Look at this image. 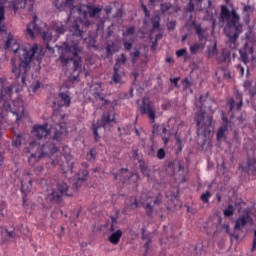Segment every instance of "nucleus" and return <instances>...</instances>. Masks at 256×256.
I'll return each instance as SVG.
<instances>
[{
	"mask_svg": "<svg viewBox=\"0 0 256 256\" xmlns=\"http://www.w3.org/2000/svg\"><path fill=\"white\" fill-rule=\"evenodd\" d=\"M67 123L59 122L54 126L53 136L44 144H39L35 141L29 144V147L25 149V153H29L30 157L28 159L29 165H35L39 159L43 157H49L50 155H55L59 151V145L61 141L67 137Z\"/></svg>",
	"mask_w": 256,
	"mask_h": 256,
	"instance_id": "nucleus-1",
	"label": "nucleus"
},
{
	"mask_svg": "<svg viewBox=\"0 0 256 256\" xmlns=\"http://www.w3.org/2000/svg\"><path fill=\"white\" fill-rule=\"evenodd\" d=\"M7 49L13 51L15 55H18L20 62H17L15 58L11 59V67L12 73L15 75L17 81L20 79V83L25 85L27 71L31 69V61L35 57V53L39 50V46L34 44L31 46H22L20 47L15 40H13V36L10 34L8 35V39L6 41Z\"/></svg>",
	"mask_w": 256,
	"mask_h": 256,
	"instance_id": "nucleus-2",
	"label": "nucleus"
},
{
	"mask_svg": "<svg viewBox=\"0 0 256 256\" xmlns=\"http://www.w3.org/2000/svg\"><path fill=\"white\" fill-rule=\"evenodd\" d=\"M219 22H225L224 33L228 38L227 46L229 49H237V39L243 33V24H241V17L237 14L235 9L229 11L227 6H221Z\"/></svg>",
	"mask_w": 256,
	"mask_h": 256,
	"instance_id": "nucleus-3",
	"label": "nucleus"
},
{
	"mask_svg": "<svg viewBox=\"0 0 256 256\" xmlns=\"http://www.w3.org/2000/svg\"><path fill=\"white\" fill-rule=\"evenodd\" d=\"M12 95L13 85L1 89L0 99L4 102L2 108L0 109V117L3 119V117H5L3 115V111H6V113H13L16 115V121H21L22 118L25 117V103L21 98H17L13 101V107H11L9 100L11 99Z\"/></svg>",
	"mask_w": 256,
	"mask_h": 256,
	"instance_id": "nucleus-4",
	"label": "nucleus"
},
{
	"mask_svg": "<svg viewBox=\"0 0 256 256\" xmlns=\"http://www.w3.org/2000/svg\"><path fill=\"white\" fill-rule=\"evenodd\" d=\"M83 53V48L78 43L64 46V53L60 55V61L63 67L68 65L69 61H73V81L79 79V73L81 71V58L79 55Z\"/></svg>",
	"mask_w": 256,
	"mask_h": 256,
	"instance_id": "nucleus-5",
	"label": "nucleus"
},
{
	"mask_svg": "<svg viewBox=\"0 0 256 256\" xmlns=\"http://www.w3.org/2000/svg\"><path fill=\"white\" fill-rule=\"evenodd\" d=\"M114 121L115 115L111 113V111H107L102 114L100 121H97L96 123L92 124L91 130L93 132L96 143H98L99 139H101L99 131H101V129H105V127H107L109 123H114Z\"/></svg>",
	"mask_w": 256,
	"mask_h": 256,
	"instance_id": "nucleus-6",
	"label": "nucleus"
},
{
	"mask_svg": "<svg viewBox=\"0 0 256 256\" xmlns=\"http://www.w3.org/2000/svg\"><path fill=\"white\" fill-rule=\"evenodd\" d=\"M141 115H147L152 127L153 131L152 133H157V129L159 128V125L155 123L156 118V110L155 106L149 101L148 99H143L142 104L139 107Z\"/></svg>",
	"mask_w": 256,
	"mask_h": 256,
	"instance_id": "nucleus-7",
	"label": "nucleus"
},
{
	"mask_svg": "<svg viewBox=\"0 0 256 256\" xmlns=\"http://www.w3.org/2000/svg\"><path fill=\"white\" fill-rule=\"evenodd\" d=\"M112 175L115 180L119 179L122 183H125L127 180L130 183H137L140 179L139 173L129 172L127 168L120 169L118 173L112 172Z\"/></svg>",
	"mask_w": 256,
	"mask_h": 256,
	"instance_id": "nucleus-8",
	"label": "nucleus"
},
{
	"mask_svg": "<svg viewBox=\"0 0 256 256\" xmlns=\"http://www.w3.org/2000/svg\"><path fill=\"white\" fill-rule=\"evenodd\" d=\"M163 201V195L161 193H158L157 196L152 200L149 201V198L146 200L147 203L143 202L142 206L145 209V213L148 217H151L153 215V211H155L156 207H159Z\"/></svg>",
	"mask_w": 256,
	"mask_h": 256,
	"instance_id": "nucleus-9",
	"label": "nucleus"
},
{
	"mask_svg": "<svg viewBox=\"0 0 256 256\" xmlns=\"http://www.w3.org/2000/svg\"><path fill=\"white\" fill-rule=\"evenodd\" d=\"M32 133H34L38 141H41V139H47L51 133V130H49V124L46 123L43 125H35L33 127Z\"/></svg>",
	"mask_w": 256,
	"mask_h": 256,
	"instance_id": "nucleus-10",
	"label": "nucleus"
},
{
	"mask_svg": "<svg viewBox=\"0 0 256 256\" xmlns=\"http://www.w3.org/2000/svg\"><path fill=\"white\" fill-rule=\"evenodd\" d=\"M228 105L230 107V111H241V107H243V94L236 91L235 98H231L228 101Z\"/></svg>",
	"mask_w": 256,
	"mask_h": 256,
	"instance_id": "nucleus-11",
	"label": "nucleus"
},
{
	"mask_svg": "<svg viewBox=\"0 0 256 256\" xmlns=\"http://www.w3.org/2000/svg\"><path fill=\"white\" fill-rule=\"evenodd\" d=\"M109 231L111 233V235L108 237L109 243H111L112 245H119V242L121 241V237H123V230L122 229L115 230V226L111 224L109 227Z\"/></svg>",
	"mask_w": 256,
	"mask_h": 256,
	"instance_id": "nucleus-12",
	"label": "nucleus"
},
{
	"mask_svg": "<svg viewBox=\"0 0 256 256\" xmlns=\"http://www.w3.org/2000/svg\"><path fill=\"white\" fill-rule=\"evenodd\" d=\"M78 189H75L74 186L72 188H69V185L65 182H59L57 184V191L59 194L62 195V197H73L75 191Z\"/></svg>",
	"mask_w": 256,
	"mask_h": 256,
	"instance_id": "nucleus-13",
	"label": "nucleus"
},
{
	"mask_svg": "<svg viewBox=\"0 0 256 256\" xmlns=\"http://www.w3.org/2000/svg\"><path fill=\"white\" fill-rule=\"evenodd\" d=\"M219 65H229L231 63V50L229 48H223L221 53L216 58Z\"/></svg>",
	"mask_w": 256,
	"mask_h": 256,
	"instance_id": "nucleus-14",
	"label": "nucleus"
},
{
	"mask_svg": "<svg viewBox=\"0 0 256 256\" xmlns=\"http://www.w3.org/2000/svg\"><path fill=\"white\" fill-rule=\"evenodd\" d=\"M35 33H41V27L37 25V16H34L33 21L30 22L26 27V35L31 37H35Z\"/></svg>",
	"mask_w": 256,
	"mask_h": 256,
	"instance_id": "nucleus-15",
	"label": "nucleus"
},
{
	"mask_svg": "<svg viewBox=\"0 0 256 256\" xmlns=\"http://www.w3.org/2000/svg\"><path fill=\"white\" fill-rule=\"evenodd\" d=\"M58 98L60 99L59 107H71V94L69 92H60Z\"/></svg>",
	"mask_w": 256,
	"mask_h": 256,
	"instance_id": "nucleus-16",
	"label": "nucleus"
},
{
	"mask_svg": "<svg viewBox=\"0 0 256 256\" xmlns=\"http://www.w3.org/2000/svg\"><path fill=\"white\" fill-rule=\"evenodd\" d=\"M251 219V216L249 214H244L242 216H239L235 221L234 229L235 231H241L245 225H247V222Z\"/></svg>",
	"mask_w": 256,
	"mask_h": 256,
	"instance_id": "nucleus-17",
	"label": "nucleus"
},
{
	"mask_svg": "<svg viewBox=\"0 0 256 256\" xmlns=\"http://www.w3.org/2000/svg\"><path fill=\"white\" fill-rule=\"evenodd\" d=\"M244 91H248V94L250 95V99H256V82L253 86L251 81L246 80L243 83Z\"/></svg>",
	"mask_w": 256,
	"mask_h": 256,
	"instance_id": "nucleus-18",
	"label": "nucleus"
},
{
	"mask_svg": "<svg viewBox=\"0 0 256 256\" xmlns=\"http://www.w3.org/2000/svg\"><path fill=\"white\" fill-rule=\"evenodd\" d=\"M192 27L199 39V41H204L205 38V29L201 26V24H197L195 20L192 21Z\"/></svg>",
	"mask_w": 256,
	"mask_h": 256,
	"instance_id": "nucleus-19",
	"label": "nucleus"
},
{
	"mask_svg": "<svg viewBox=\"0 0 256 256\" xmlns=\"http://www.w3.org/2000/svg\"><path fill=\"white\" fill-rule=\"evenodd\" d=\"M32 187H33V180L29 179L28 184L25 183V181H21V191L23 193V195H22L23 203H25L27 193H29L31 191Z\"/></svg>",
	"mask_w": 256,
	"mask_h": 256,
	"instance_id": "nucleus-20",
	"label": "nucleus"
},
{
	"mask_svg": "<svg viewBox=\"0 0 256 256\" xmlns=\"http://www.w3.org/2000/svg\"><path fill=\"white\" fill-rule=\"evenodd\" d=\"M47 199H50V201L56 203V205L63 203V195H61L58 190H52Z\"/></svg>",
	"mask_w": 256,
	"mask_h": 256,
	"instance_id": "nucleus-21",
	"label": "nucleus"
},
{
	"mask_svg": "<svg viewBox=\"0 0 256 256\" xmlns=\"http://www.w3.org/2000/svg\"><path fill=\"white\" fill-rule=\"evenodd\" d=\"M87 177H89V171L80 170L78 173V179L74 183V188L79 189V187H81V183H83V181H87Z\"/></svg>",
	"mask_w": 256,
	"mask_h": 256,
	"instance_id": "nucleus-22",
	"label": "nucleus"
},
{
	"mask_svg": "<svg viewBox=\"0 0 256 256\" xmlns=\"http://www.w3.org/2000/svg\"><path fill=\"white\" fill-rule=\"evenodd\" d=\"M0 233H1V240L3 241V243H7V241H11V239H14L15 237L14 231L9 232V230L5 228H1Z\"/></svg>",
	"mask_w": 256,
	"mask_h": 256,
	"instance_id": "nucleus-23",
	"label": "nucleus"
},
{
	"mask_svg": "<svg viewBox=\"0 0 256 256\" xmlns=\"http://www.w3.org/2000/svg\"><path fill=\"white\" fill-rule=\"evenodd\" d=\"M52 31L56 32V35H64L67 31V26L63 25L61 22H53L52 23Z\"/></svg>",
	"mask_w": 256,
	"mask_h": 256,
	"instance_id": "nucleus-24",
	"label": "nucleus"
},
{
	"mask_svg": "<svg viewBox=\"0 0 256 256\" xmlns=\"http://www.w3.org/2000/svg\"><path fill=\"white\" fill-rule=\"evenodd\" d=\"M64 3H61L59 5V2H55L56 9H59V11H66V9H73V4L75 3V0H64Z\"/></svg>",
	"mask_w": 256,
	"mask_h": 256,
	"instance_id": "nucleus-25",
	"label": "nucleus"
},
{
	"mask_svg": "<svg viewBox=\"0 0 256 256\" xmlns=\"http://www.w3.org/2000/svg\"><path fill=\"white\" fill-rule=\"evenodd\" d=\"M70 31L72 35L75 37H80V39H83V31L81 29V26H79V23L77 21H74L72 26L70 27Z\"/></svg>",
	"mask_w": 256,
	"mask_h": 256,
	"instance_id": "nucleus-26",
	"label": "nucleus"
},
{
	"mask_svg": "<svg viewBox=\"0 0 256 256\" xmlns=\"http://www.w3.org/2000/svg\"><path fill=\"white\" fill-rule=\"evenodd\" d=\"M123 70L119 68H113V76H112V81L116 84L121 83V80L123 79Z\"/></svg>",
	"mask_w": 256,
	"mask_h": 256,
	"instance_id": "nucleus-27",
	"label": "nucleus"
},
{
	"mask_svg": "<svg viewBox=\"0 0 256 256\" xmlns=\"http://www.w3.org/2000/svg\"><path fill=\"white\" fill-rule=\"evenodd\" d=\"M138 163H139L140 173H142V175H145V177H151V174H149V166L147 165L145 160L140 159L138 160Z\"/></svg>",
	"mask_w": 256,
	"mask_h": 256,
	"instance_id": "nucleus-28",
	"label": "nucleus"
},
{
	"mask_svg": "<svg viewBox=\"0 0 256 256\" xmlns=\"http://www.w3.org/2000/svg\"><path fill=\"white\" fill-rule=\"evenodd\" d=\"M205 49V43L199 42V43H194L193 45L190 46V53L191 55H197L199 51H203Z\"/></svg>",
	"mask_w": 256,
	"mask_h": 256,
	"instance_id": "nucleus-29",
	"label": "nucleus"
},
{
	"mask_svg": "<svg viewBox=\"0 0 256 256\" xmlns=\"http://www.w3.org/2000/svg\"><path fill=\"white\" fill-rule=\"evenodd\" d=\"M87 11H88L89 17L99 18L102 8L95 7L94 5H88Z\"/></svg>",
	"mask_w": 256,
	"mask_h": 256,
	"instance_id": "nucleus-30",
	"label": "nucleus"
},
{
	"mask_svg": "<svg viewBox=\"0 0 256 256\" xmlns=\"http://www.w3.org/2000/svg\"><path fill=\"white\" fill-rule=\"evenodd\" d=\"M214 9L215 8L213 7V2H211V0H208V6L206 8V16H205L207 21H213V17H215L213 14Z\"/></svg>",
	"mask_w": 256,
	"mask_h": 256,
	"instance_id": "nucleus-31",
	"label": "nucleus"
},
{
	"mask_svg": "<svg viewBox=\"0 0 256 256\" xmlns=\"http://www.w3.org/2000/svg\"><path fill=\"white\" fill-rule=\"evenodd\" d=\"M23 141H25V138H23V135L21 134L16 135L15 138H13L12 140V147H16L17 149H19Z\"/></svg>",
	"mask_w": 256,
	"mask_h": 256,
	"instance_id": "nucleus-32",
	"label": "nucleus"
},
{
	"mask_svg": "<svg viewBox=\"0 0 256 256\" xmlns=\"http://www.w3.org/2000/svg\"><path fill=\"white\" fill-rule=\"evenodd\" d=\"M126 205L132 210L137 209L139 207V202L137 201V198L135 196L129 197L128 202H126Z\"/></svg>",
	"mask_w": 256,
	"mask_h": 256,
	"instance_id": "nucleus-33",
	"label": "nucleus"
},
{
	"mask_svg": "<svg viewBox=\"0 0 256 256\" xmlns=\"http://www.w3.org/2000/svg\"><path fill=\"white\" fill-rule=\"evenodd\" d=\"M127 63V56L122 53L121 57L116 60V63L114 65V68L116 69H123L121 65H125Z\"/></svg>",
	"mask_w": 256,
	"mask_h": 256,
	"instance_id": "nucleus-34",
	"label": "nucleus"
},
{
	"mask_svg": "<svg viewBox=\"0 0 256 256\" xmlns=\"http://www.w3.org/2000/svg\"><path fill=\"white\" fill-rule=\"evenodd\" d=\"M175 140L177 146L176 153H181V151H183V140H181V135L179 134V132L175 133Z\"/></svg>",
	"mask_w": 256,
	"mask_h": 256,
	"instance_id": "nucleus-35",
	"label": "nucleus"
},
{
	"mask_svg": "<svg viewBox=\"0 0 256 256\" xmlns=\"http://www.w3.org/2000/svg\"><path fill=\"white\" fill-rule=\"evenodd\" d=\"M42 39H43L47 49H49V42L53 39V34L49 31H44L42 33Z\"/></svg>",
	"mask_w": 256,
	"mask_h": 256,
	"instance_id": "nucleus-36",
	"label": "nucleus"
},
{
	"mask_svg": "<svg viewBox=\"0 0 256 256\" xmlns=\"http://www.w3.org/2000/svg\"><path fill=\"white\" fill-rule=\"evenodd\" d=\"M140 55H141V51L137 48H135L134 51H130V58L133 65L137 63V60L139 59Z\"/></svg>",
	"mask_w": 256,
	"mask_h": 256,
	"instance_id": "nucleus-37",
	"label": "nucleus"
},
{
	"mask_svg": "<svg viewBox=\"0 0 256 256\" xmlns=\"http://www.w3.org/2000/svg\"><path fill=\"white\" fill-rule=\"evenodd\" d=\"M246 170L251 171L253 175H256V161L252 159H248Z\"/></svg>",
	"mask_w": 256,
	"mask_h": 256,
	"instance_id": "nucleus-38",
	"label": "nucleus"
},
{
	"mask_svg": "<svg viewBox=\"0 0 256 256\" xmlns=\"http://www.w3.org/2000/svg\"><path fill=\"white\" fill-rule=\"evenodd\" d=\"M93 97L94 99H96V101H103V104L102 105H109V100L105 99V97H103V95H101V92L99 91H96V92H93Z\"/></svg>",
	"mask_w": 256,
	"mask_h": 256,
	"instance_id": "nucleus-39",
	"label": "nucleus"
},
{
	"mask_svg": "<svg viewBox=\"0 0 256 256\" xmlns=\"http://www.w3.org/2000/svg\"><path fill=\"white\" fill-rule=\"evenodd\" d=\"M97 157V151L95 150V148H91L89 152H87L86 154V159L87 161L93 162L95 161Z\"/></svg>",
	"mask_w": 256,
	"mask_h": 256,
	"instance_id": "nucleus-40",
	"label": "nucleus"
},
{
	"mask_svg": "<svg viewBox=\"0 0 256 256\" xmlns=\"http://www.w3.org/2000/svg\"><path fill=\"white\" fill-rule=\"evenodd\" d=\"M203 119H205V112L204 111H200L197 113L196 115V126L201 127V123H203Z\"/></svg>",
	"mask_w": 256,
	"mask_h": 256,
	"instance_id": "nucleus-41",
	"label": "nucleus"
},
{
	"mask_svg": "<svg viewBox=\"0 0 256 256\" xmlns=\"http://www.w3.org/2000/svg\"><path fill=\"white\" fill-rule=\"evenodd\" d=\"M223 213L225 217H232V215L235 213V208L233 205L229 204L228 207L224 209Z\"/></svg>",
	"mask_w": 256,
	"mask_h": 256,
	"instance_id": "nucleus-42",
	"label": "nucleus"
},
{
	"mask_svg": "<svg viewBox=\"0 0 256 256\" xmlns=\"http://www.w3.org/2000/svg\"><path fill=\"white\" fill-rule=\"evenodd\" d=\"M227 131V126L220 127L217 131L216 137L217 141H221L225 137V132Z\"/></svg>",
	"mask_w": 256,
	"mask_h": 256,
	"instance_id": "nucleus-43",
	"label": "nucleus"
},
{
	"mask_svg": "<svg viewBox=\"0 0 256 256\" xmlns=\"http://www.w3.org/2000/svg\"><path fill=\"white\" fill-rule=\"evenodd\" d=\"M240 61H242V63H244V65H247L249 63V54H247V52L240 50Z\"/></svg>",
	"mask_w": 256,
	"mask_h": 256,
	"instance_id": "nucleus-44",
	"label": "nucleus"
},
{
	"mask_svg": "<svg viewBox=\"0 0 256 256\" xmlns=\"http://www.w3.org/2000/svg\"><path fill=\"white\" fill-rule=\"evenodd\" d=\"M131 35H135V26L128 27L123 33V37H129Z\"/></svg>",
	"mask_w": 256,
	"mask_h": 256,
	"instance_id": "nucleus-45",
	"label": "nucleus"
},
{
	"mask_svg": "<svg viewBox=\"0 0 256 256\" xmlns=\"http://www.w3.org/2000/svg\"><path fill=\"white\" fill-rule=\"evenodd\" d=\"M161 18H159V16H156L152 19V27L153 29H159V27H161Z\"/></svg>",
	"mask_w": 256,
	"mask_h": 256,
	"instance_id": "nucleus-46",
	"label": "nucleus"
},
{
	"mask_svg": "<svg viewBox=\"0 0 256 256\" xmlns=\"http://www.w3.org/2000/svg\"><path fill=\"white\" fill-rule=\"evenodd\" d=\"M195 3L189 0L187 7L185 8L186 13H193L195 11Z\"/></svg>",
	"mask_w": 256,
	"mask_h": 256,
	"instance_id": "nucleus-47",
	"label": "nucleus"
},
{
	"mask_svg": "<svg viewBox=\"0 0 256 256\" xmlns=\"http://www.w3.org/2000/svg\"><path fill=\"white\" fill-rule=\"evenodd\" d=\"M211 197V192L209 191H206V193H203L201 196H200V199L202 201V203H209V198Z\"/></svg>",
	"mask_w": 256,
	"mask_h": 256,
	"instance_id": "nucleus-48",
	"label": "nucleus"
},
{
	"mask_svg": "<svg viewBox=\"0 0 256 256\" xmlns=\"http://www.w3.org/2000/svg\"><path fill=\"white\" fill-rule=\"evenodd\" d=\"M207 55L209 58L217 55V45H214L213 47L208 48Z\"/></svg>",
	"mask_w": 256,
	"mask_h": 256,
	"instance_id": "nucleus-49",
	"label": "nucleus"
},
{
	"mask_svg": "<svg viewBox=\"0 0 256 256\" xmlns=\"http://www.w3.org/2000/svg\"><path fill=\"white\" fill-rule=\"evenodd\" d=\"M0 21H5V6L2 0H0Z\"/></svg>",
	"mask_w": 256,
	"mask_h": 256,
	"instance_id": "nucleus-50",
	"label": "nucleus"
},
{
	"mask_svg": "<svg viewBox=\"0 0 256 256\" xmlns=\"http://www.w3.org/2000/svg\"><path fill=\"white\" fill-rule=\"evenodd\" d=\"M31 89H32L33 93H37V91H39V89H41V82H39V81L33 82L31 84Z\"/></svg>",
	"mask_w": 256,
	"mask_h": 256,
	"instance_id": "nucleus-51",
	"label": "nucleus"
},
{
	"mask_svg": "<svg viewBox=\"0 0 256 256\" xmlns=\"http://www.w3.org/2000/svg\"><path fill=\"white\" fill-rule=\"evenodd\" d=\"M237 73H239L240 77H243L245 75V66L238 64L236 66Z\"/></svg>",
	"mask_w": 256,
	"mask_h": 256,
	"instance_id": "nucleus-52",
	"label": "nucleus"
},
{
	"mask_svg": "<svg viewBox=\"0 0 256 256\" xmlns=\"http://www.w3.org/2000/svg\"><path fill=\"white\" fill-rule=\"evenodd\" d=\"M156 157H157V159H160V160L165 159V149L160 148L157 151Z\"/></svg>",
	"mask_w": 256,
	"mask_h": 256,
	"instance_id": "nucleus-53",
	"label": "nucleus"
},
{
	"mask_svg": "<svg viewBox=\"0 0 256 256\" xmlns=\"http://www.w3.org/2000/svg\"><path fill=\"white\" fill-rule=\"evenodd\" d=\"M160 9H161L162 13H167V11H169V9H171V4L170 3L161 4Z\"/></svg>",
	"mask_w": 256,
	"mask_h": 256,
	"instance_id": "nucleus-54",
	"label": "nucleus"
},
{
	"mask_svg": "<svg viewBox=\"0 0 256 256\" xmlns=\"http://www.w3.org/2000/svg\"><path fill=\"white\" fill-rule=\"evenodd\" d=\"M110 219H111V225L115 227V223H117V220L119 219V211H116L115 215L111 216Z\"/></svg>",
	"mask_w": 256,
	"mask_h": 256,
	"instance_id": "nucleus-55",
	"label": "nucleus"
},
{
	"mask_svg": "<svg viewBox=\"0 0 256 256\" xmlns=\"http://www.w3.org/2000/svg\"><path fill=\"white\" fill-rule=\"evenodd\" d=\"M185 55H187V48H183L176 51L177 57H185Z\"/></svg>",
	"mask_w": 256,
	"mask_h": 256,
	"instance_id": "nucleus-56",
	"label": "nucleus"
},
{
	"mask_svg": "<svg viewBox=\"0 0 256 256\" xmlns=\"http://www.w3.org/2000/svg\"><path fill=\"white\" fill-rule=\"evenodd\" d=\"M182 84L184 86V89H189L191 87V81H189V78H184L182 80Z\"/></svg>",
	"mask_w": 256,
	"mask_h": 256,
	"instance_id": "nucleus-57",
	"label": "nucleus"
},
{
	"mask_svg": "<svg viewBox=\"0 0 256 256\" xmlns=\"http://www.w3.org/2000/svg\"><path fill=\"white\" fill-rule=\"evenodd\" d=\"M141 8L144 11L145 17H151V12L149 11V9H147V6L145 4H141Z\"/></svg>",
	"mask_w": 256,
	"mask_h": 256,
	"instance_id": "nucleus-58",
	"label": "nucleus"
},
{
	"mask_svg": "<svg viewBox=\"0 0 256 256\" xmlns=\"http://www.w3.org/2000/svg\"><path fill=\"white\" fill-rule=\"evenodd\" d=\"M222 71L224 77H226L227 79H231V71H229V69H227L226 67H222Z\"/></svg>",
	"mask_w": 256,
	"mask_h": 256,
	"instance_id": "nucleus-59",
	"label": "nucleus"
},
{
	"mask_svg": "<svg viewBox=\"0 0 256 256\" xmlns=\"http://www.w3.org/2000/svg\"><path fill=\"white\" fill-rule=\"evenodd\" d=\"M141 239H143V241H151V237L149 234L145 233V229H142Z\"/></svg>",
	"mask_w": 256,
	"mask_h": 256,
	"instance_id": "nucleus-60",
	"label": "nucleus"
},
{
	"mask_svg": "<svg viewBox=\"0 0 256 256\" xmlns=\"http://www.w3.org/2000/svg\"><path fill=\"white\" fill-rule=\"evenodd\" d=\"M132 159H134V160L139 159V149L138 148H134L132 150Z\"/></svg>",
	"mask_w": 256,
	"mask_h": 256,
	"instance_id": "nucleus-61",
	"label": "nucleus"
},
{
	"mask_svg": "<svg viewBox=\"0 0 256 256\" xmlns=\"http://www.w3.org/2000/svg\"><path fill=\"white\" fill-rule=\"evenodd\" d=\"M181 80L180 77H175L170 79V83H172L174 85V87H179V81Z\"/></svg>",
	"mask_w": 256,
	"mask_h": 256,
	"instance_id": "nucleus-62",
	"label": "nucleus"
},
{
	"mask_svg": "<svg viewBox=\"0 0 256 256\" xmlns=\"http://www.w3.org/2000/svg\"><path fill=\"white\" fill-rule=\"evenodd\" d=\"M132 48H133V43L132 42H128V41L124 42V49L126 51H130V49H132Z\"/></svg>",
	"mask_w": 256,
	"mask_h": 256,
	"instance_id": "nucleus-63",
	"label": "nucleus"
},
{
	"mask_svg": "<svg viewBox=\"0 0 256 256\" xmlns=\"http://www.w3.org/2000/svg\"><path fill=\"white\" fill-rule=\"evenodd\" d=\"M249 9H251V6L249 5L244 6V9H243V14L245 15V17H247V19H249Z\"/></svg>",
	"mask_w": 256,
	"mask_h": 256,
	"instance_id": "nucleus-64",
	"label": "nucleus"
}]
</instances>
